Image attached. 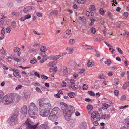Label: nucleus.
<instances>
[{
	"instance_id": "4c0bfd02",
	"label": "nucleus",
	"mask_w": 129,
	"mask_h": 129,
	"mask_svg": "<svg viewBox=\"0 0 129 129\" xmlns=\"http://www.w3.org/2000/svg\"><path fill=\"white\" fill-rule=\"evenodd\" d=\"M20 14L19 12H13L12 13V15H15L16 16H18Z\"/></svg>"
},
{
	"instance_id": "bf43d9fd",
	"label": "nucleus",
	"mask_w": 129,
	"mask_h": 129,
	"mask_svg": "<svg viewBox=\"0 0 129 129\" xmlns=\"http://www.w3.org/2000/svg\"><path fill=\"white\" fill-rule=\"evenodd\" d=\"M26 20V19H25V18L24 16L21 17L19 19V20L20 21H24V20Z\"/></svg>"
},
{
	"instance_id": "37998d69",
	"label": "nucleus",
	"mask_w": 129,
	"mask_h": 129,
	"mask_svg": "<svg viewBox=\"0 0 129 129\" xmlns=\"http://www.w3.org/2000/svg\"><path fill=\"white\" fill-rule=\"evenodd\" d=\"M2 54L3 55H5L6 53L5 51V50H4V48H2L0 50Z\"/></svg>"
},
{
	"instance_id": "603ef678",
	"label": "nucleus",
	"mask_w": 129,
	"mask_h": 129,
	"mask_svg": "<svg viewBox=\"0 0 129 129\" xmlns=\"http://www.w3.org/2000/svg\"><path fill=\"white\" fill-rule=\"evenodd\" d=\"M41 77L42 79H47L48 78L47 77L43 75H41Z\"/></svg>"
},
{
	"instance_id": "39448f33",
	"label": "nucleus",
	"mask_w": 129,
	"mask_h": 129,
	"mask_svg": "<svg viewBox=\"0 0 129 129\" xmlns=\"http://www.w3.org/2000/svg\"><path fill=\"white\" fill-rule=\"evenodd\" d=\"M25 124L26 125L27 129H36V127L39 125V123H38L34 125V123L30 119L28 118L25 122Z\"/></svg>"
},
{
	"instance_id": "774afa93",
	"label": "nucleus",
	"mask_w": 129,
	"mask_h": 129,
	"mask_svg": "<svg viewBox=\"0 0 129 129\" xmlns=\"http://www.w3.org/2000/svg\"><path fill=\"white\" fill-rule=\"evenodd\" d=\"M78 76V75L77 74L75 73L73 75V77L75 79H76Z\"/></svg>"
},
{
	"instance_id": "1a4fd4ad",
	"label": "nucleus",
	"mask_w": 129,
	"mask_h": 129,
	"mask_svg": "<svg viewBox=\"0 0 129 129\" xmlns=\"http://www.w3.org/2000/svg\"><path fill=\"white\" fill-rule=\"evenodd\" d=\"M60 111L58 107H55L52 109L51 113H53L58 117L60 115Z\"/></svg>"
},
{
	"instance_id": "a18cd8bd",
	"label": "nucleus",
	"mask_w": 129,
	"mask_h": 129,
	"mask_svg": "<svg viewBox=\"0 0 129 129\" xmlns=\"http://www.w3.org/2000/svg\"><path fill=\"white\" fill-rule=\"evenodd\" d=\"M11 25L12 26L14 27H16V22L15 21L12 22L11 23Z\"/></svg>"
},
{
	"instance_id": "f257e3e1",
	"label": "nucleus",
	"mask_w": 129,
	"mask_h": 129,
	"mask_svg": "<svg viewBox=\"0 0 129 129\" xmlns=\"http://www.w3.org/2000/svg\"><path fill=\"white\" fill-rule=\"evenodd\" d=\"M46 99L42 98L39 100L40 115L43 117H46L49 114L52 108L51 104L49 102L45 103Z\"/></svg>"
},
{
	"instance_id": "ddd939ff",
	"label": "nucleus",
	"mask_w": 129,
	"mask_h": 129,
	"mask_svg": "<svg viewBox=\"0 0 129 129\" xmlns=\"http://www.w3.org/2000/svg\"><path fill=\"white\" fill-rule=\"evenodd\" d=\"M58 117L52 113H50L49 116V119L51 120H53L56 119Z\"/></svg>"
},
{
	"instance_id": "9d476101",
	"label": "nucleus",
	"mask_w": 129,
	"mask_h": 129,
	"mask_svg": "<svg viewBox=\"0 0 129 129\" xmlns=\"http://www.w3.org/2000/svg\"><path fill=\"white\" fill-rule=\"evenodd\" d=\"M48 125V123L47 122L42 124L38 127L37 129H49Z\"/></svg>"
},
{
	"instance_id": "f8f14e48",
	"label": "nucleus",
	"mask_w": 129,
	"mask_h": 129,
	"mask_svg": "<svg viewBox=\"0 0 129 129\" xmlns=\"http://www.w3.org/2000/svg\"><path fill=\"white\" fill-rule=\"evenodd\" d=\"M32 8L31 6L26 7L24 8L23 11L24 13H29L32 10Z\"/></svg>"
},
{
	"instance_id": "c85d7f7f",
	"label": "nucleus",
	"mask_w": 129,
	"mask_h": 129,
	"mask_svg": "<svg viewBox=\"0 0 129 129\" xmlns=\"http://www.w3.org/2000/svg\"><path fill=\"white\" fill-rule=\"evenodd\" d=\"M90 61L89 60H87V64L88 67H91L93 65V64L92 62H90Z\"/></svg>"
},
{
	"instance_id": "412c9836",
	"label": "nucleus",
	"mask_w": 129,
	"mask_h": 129,
	"mask_svg": "<svg viewBox=\"0 0 129 129\" xmlns=\"http://www.w3.org/2000/svg\"><path fill=\"white\" fill-rule=\"evenodd\" d=\"M63 56V54H60L59 55H56L54 56V61H56L60 58L61 57Z\"/></svg>"
},
{
	"instance_id": "c9c22d12",
	"label": "nucleus",
	"mask_w": 129,
	"mask_h": 129,
	"mask_svg": "<svg viewBox=\"0 0 129 129\" xmlns=\"http://www.w3.org/2000/svg\"><path fill=\"white\" fill-rule=\"evenodd\" d=\"M75 1H77V2L79 3L83 4L85 2V0H75Z\"/></svg>"
},
{
	"instance_id": "a19ab883",
	"label": "nucleus",
	"mask_w": 129,
	"mask_h": 129,
	"mask_svg": "<svg viewBox=\"0 0 129 129\" xmlns=\"http://www.w3.org/2000/svg\"><path fill=\"white\" fill-rule=\"evenodd\" d=\"M11 28L10 27H8L6 29V31L7 33H9L11 31Z\"/></svg>"
},
{
	"instance_id": "052dcab7",
	"label": "nucleus",
	"mask_w": 129,
	"mask_h": 129,
	"mask_svg": "<svg viewBox=\"0 0 129 129\" xmlns=\"http://www.w3.org/2000/svg\"><path fill=\"white\" fill-rule=\"evenodd\" d=\"M71 33V30L70 29H68L66 32V33L67 34L69 35Z\"/></svg>"
},
{
	"instance_id": "9b49d317",
	"label": "nucleus",
	"mask_w": 129,
	"mask_h": 129,
	"mask_svg": "<svg viewBox=\"0 0 129 129\" xmlns=\"http://www.w3.org/2000/svg\"><path fill=\"white\" fill-rule=\"evenodd\" d=\"M27 106L25 105L21 108V112L23 114L25 115L27 113Z\"/></svg>"
},
{
	"instance_id": "a211bd4d",
	"label": "nucleus",
	"mask_w": 129,
	"mask_h": 129,
	"mask_svg": "<svg viewBox=\"0 0 129 129\" xmlns=\"http://www.w3.org/2000/svg\"><path fill=\"white\" fill-rule=\"evenodd\" d=\"M86 14L87 16H88L89 17H92L94 16V14L93 12H91L87 11L86 12Z\"/></svg>"
},
{
	"instance_id": "cd10ccee",
	"label": "nucleus",
	"mask_w": 129,
	"mask_h": 129,
	"mask_svg": "<svg viewBox=\"0 0 129 129\" xmlns=\"http://www.w3.org/2000/svg\"><path fill=\"white\" fill-rule=\"evenodd\" d=\"M75 42V40L74 39H70L69 42V44H74Z\"/></svg>"
},
{
	"instance_id": "f03ea898",
	"label": "nucleus",
	"mask_w": 129,
	"mask_h": 129,
	"mask_svg": "<svg viewBox=\"0 0 129 129\" xmlns=\"http://www.w3.org/2000/svg\"><path fill=\"white\" fill-rule=\"evenodd\" d=\"M60 103L62 105L61 109L65 120L68 121L71 120L70 113L74 111L75 109L74 107L72 106H70L69 108L67 105L63 102H62Z\"/></svg>"
},
{
	"instance_id": "7c9ffc66",
	"label": "nucleus",
	"mask_w": 129,
	"mask_h": 129,
	"mask_svg": "<svg viewBox=\"0 0 129 129\" xmlns=\"http://www.w3.org/2000/svg\"><path fill=\"white\" fill-rule=\"evenodd\" d=\"M83 47L85 49H90L91 48V46L86 45H83Z\"/></svg>"
},
{
	"instance_id": "864d4df0",
	"label": "nucleus",
	"mask_w": 129,
	"mask_h": 129,
	"mask_svg": "<svg viewBox=\"0 0 129 129\" xmlns=\"http://www.w3.org/2000/svg\"><path fill=\"white\" fill-rule=\"evenodd\" d=\"M30 63L33 64L35 63L36 62V60L35 59H33L32 60H31L30 61Z\"/></svg>"
},
{
	"instance_id": "e2e57ef3",
	"label": "nucleus",
	"mask_w": 129,
	"mask_h": 129,
	"mask_svg": "<svg viewBox=\"0 0 129 129\" xmlns=\"http://www.w3.org/2000/svg\"><path fill=\"white\" fill-rule=\"evenodd\" d=\"M49 59L50 60H54V55H51L49 56Z\"/></svg>"
},
{
	"instance_id": "79ce46f5",
	"label": "nucleus",
	"mask_w": 129,
	"mask_h": 129,
	"mask_svg": "<svg viewBox=\"0 0 129 129\" xmlns=\"http://www.w3.org/2000/svg\"><path fill=\"white\" fill-rule=\"evenodd\" d=\"M88 85L86 84H84L83 87V90H86L87 87Z\"/></svg>"
},
{
	"instance_id": "6e6d98bb",
	"label": "nucleus",
	"mask_w": 129,
	"mask_h": 129,
	"mask_svg": "<svg viewBox=\"0 0 129 129\" xmlns=\"http://www.w3.org/2000/svg\"><path fill=\"white\" fill-rule=\"evenodd\" d=\"M66 85V82L64 81H63L61 85V86L63 87H65Z\"/></svg>"
},
{
	"instance_id": "de8ad7c7",
	"label": "nucleus",
	"mask_w": 129,
	"mask_h": 129,
	"mask_svg": "<svg viewBox=\"0 0 129 129\" xmlns=\"http://www.w3.org/2000/svg\"><path fill=\"white\" fill-rule=\"evenodd\" d=\"M24 16L26 19L30 18L31 17V16L29 14H28L26 15H25Z\"/></svg>"
},
{
	"instance_id": "2eb2a0df",
	"label": "nucleus",
	"mask_w": 129,
	"mask_h": 129,
	"mask_svg": "<svg viewBox=\"0 0 129 129\" xmlns=\"http://www.w3.org/2000/svg\"><path fill=\"white\" fill-rule=\"evenodd\" d=\"M110 118V115L108 114H105L102 116L101 118L105 120L109 119Z\"/></svg>"
},
{
	"instance_id": "393cba45",
	"label": "nucleus",
	"mask_w": 129,
	"mask_h": 129,
	"mask_svg": "<svg viewBox=\"0 0 129 129\" xmlns=\"http://www.w3.org/2000/svg\"><path fill=\"white\" fill-rule=\"evenodd\" d=\"M108 107V104L106 103H104L102 106V108L103 109H107Z\"/></svg>"
},
{
	"instance_id": "aec40b11",
	"label": "nucleus",
	"mask_w": 129,
	"mask_h": 129,
	"mask_svg": "<svg viewBox=\"0 0 129 129\" xmlns=\"http://www.w3.org/2000/svg\"><path fill=\"white\" fill-rule=\"evenodd\" d=\"M126 121H129V122H126V124L127 126V127L125 126L122 127L120 129H129V118H127L126 119Z\"/></svg>"
},
{
	"instance_id": "58836bf2",
	"label": "nucleus",
	"mask_w": 129,
	"mask_h": 129,
	"mask_svg": "<svg viewBox=\"0 0 129 129\" xmlns=\"http://www.w3.org/2000/svg\"><path fill=\"white\" fill-rule=\"evenodd\" d=\"M99 12L102 15L103 14L105 13L104 10L102 8H101L99 10Z\"/></svg>"
},
{
	"instance_id": "bb28decb",
	"label": "nucleus",
	"mask_w": 129,
	"mask_h": 129,
	"mask_svg": "<svg viewBox=\"0 0 129 129\" xmlns=\"http://www.w3.org/2000/svg\"><path fill=\"white\" fill-rule=\"evenodd\" d=\"M89 9L91 11H94L95 10V6L94 5H91Z\"/></svg>"
},
{
	"instance_id": "0e129e2a",
	"label": "nucleus",
	"mask_w": 129,
	"mask_h": 129,
	"mask_svg": "<svg viewBox=\"0 0 129 129\" xmlns=\"http://www.w3.org/2000/svg\"><path fill=\"white\" fill-rule=\"evenodd\" d=\"M115 82V84L117 85H118L119 84L118 79L117 78H115L114 79Z\"/></svg>"
},
{
	"instance_id": "4468645a",
	"label": "nucleus",
	"mask_w": 129,
	"mask_h": 129,
	"mask_svg": "<svg viewBox=\"0 0 129 129\" xmlns=\"http://www.w3.org/2000/svg\"><path fill=\"white\" fill-rule=\"evenodd\" d=\"M87 126L86 122H83L81 123L80 127V129H86Z\"/></svg>"
},
{
	"instance_id": "680f3d73",
	"label": "nucleus",
	"mask_w": 129,
	"mask_h": 129,
	"mask_svg": "<svg viewBox=\"0 0 129 129\" xmlns=\"http://www.w3.org/2000/svg\"><path fill=\"white\" fill-rule=\"evenodd\" d=\"M43 59L44 60H46L48 58V56L46 55H44L43 56Z\"/></svg>"
},
{
	"instance_id": "13d9d810",
	"label": "nucleus",
	"mask_w": 129,
	"mask_h": 129,
	"mask_svg": "<svg viewBox=\"0 0 129 129\" xmlns=\"http://www.w3.org/2000/svg\"><path fill=\"white\" fill-rule=\"evenodd\" d=\"M69 52L68 54H70L72 53L73 52V49L70 48L69 49Z\"/></svg>"
},
{
	"instance_id": "0eeeda50",
	"label": "nucleus",
	"mask_w": 129,
	"mask_h": 129,
	"mask_svg": "<svg viewBox=\"0 0 129 129\" xmlns=\"http://www.w3.org/2000/svg\"><path fill=\"white\" fill-rule=\"evenodd\" d=\"M9 95L12 100V103L18 102L20 100V96L16 93H11Z\"/></svg>"
},
{
	"instance_id": "e433bc0d",
	"label": "nucleus",
	"mask_w": 129,
	"mask_h": 129,
	"mask_svg": "<svg viewBox=\"0 0 129 129\" xmlns=\"http://www.w3.org/2000/svg\"><path fill=\"white\" fill-rule=\"evenodd\" d=\"M68 96L71 98H73L74 96V94L73 92L69 93L68 94Z\"/></svg>"
},
{
	"instance_id": "b1692460",
	"label": "nucleus",
	"mask_w": 129,
	"mask_h": 129,
	"mask_svg": "<svg viewBox=\"0 0 129 129\" xmlns=\"http://www.w3.org/2000/svg\"><path fill=\"white\" fill-rule=\"evenodd\" d=\"M79 19L81 21L82 23L84 24L86 23V19L85 17H80L79 18Z\"/></svg>"
},
{
	"instance_id": "338daca9",
	"label": "nucleus",
	"mask_w": 129,
	"mask_h": 129,
	"mask_svg": "<svg viewBox=\"0 0 129 129\" xmlns=\"http://www.w3.org/2000/svg\"><path fill=\"white\" fill-rule=\"evenodd\" d=\"M114 93L115 95V96H117L118 95V94L119 93V91L118 90H116L114 91Z\"/></svg>"
},
{
	"instance_id": "20e7f679",
	"label": "nucleus",
	"mask_w": 129,
	"mask_h": 129,
	"mask_svg": "<svg viewBox=\"0 0 129 129\" xmlns=\"http://www.w3.org/2000/svg\"><path fill=\"white\" fill-rule=\"evenodd\" d=\"M18 111L16 110L9 117L8 119L9 124L12 125H14L18 123Z\"/></svg>"
},
{
	"instance_id": "c03bdc74",
	"label": "nucleus",
	"mask_w": 129,
	"mask_h": 129,
	"mask_svg": "<svg viewBox=\"0 0 129 129\" xmlns=\"http://www.w3.org/2000/svg\"><path fill=\"white\" fill-rule=\"evenodd\" d=\"M116 49L118 51L119 53L121 54H123L122 51L120 48L117 47V48Z\"/></svg>"
},
{
	"instance_id": "2f4dec72",
	"label": "nucleus",
	"mask_w": 129,
	"mask_h": 129,
	"mask_svg": "<svg viewBox=\"0 0 129 129\" xmlns=\"http://www.w3.org/2000/svg\"><path fill=\"white\" fill-rule=\"evenodd\" d=\"M88 94L91 96H94L95 95V93L92 91H89L88 92Z\"/></svg>"
},
{
	"instance_id": "423d86ee",
	"label": "nucleus",
	"mask_w": 129,
	"mask_h": 129,
	"mask_svg": "<svg viewBox=\"0 0 129 129\" xmlns=\"http://www.w3.org/2000/svg\"><path fill=\"white\" fill-rule=\"evenodd\" d=\"M99 114H97L96 113L94 112H93L91 114V121L93 122V124L95 126L98 125L99 123L97 121L99 120L100 118Z\"/></svg>"
},
{
	"instance_id": "a878e982",
	"label": "nucleus",
	"mask_w": 129,
	"mask_h": 129,
	"mask_svg": "<svg viewBox=\"0 0 129 129\" xmlns=\"http://www.w3.org/2000/svg\"><path fill=\"white\" fill-rule=\"evenodd\" d=\"M47 50L46 47L44 46L41 47L40 48V51L42 52H45Z\"/></svg>"
},
{
	"instance_id": "f3484780",
	"label": "nucleus",
	"mask_w": 129,
	"mask_h": 129,
	"mask_svg": "<svg viewBox=\"0 0 129 129\" xmlns=\"http://www.w3.org/2000/svg\"><path fill=\"white\" fill-rule=\"evenodd\" d=\"M62 72L64 75H67L68 73L67 68L66 66H63L62 68Z\"/></svg>"
},
{
	"instance_id": "6e6552de",
	"label": "nucleus",
	"mask_w": 129,
	"mask_h": 129,
	"mask_svg": "<svg viewBox=\"0 0 129 129\" xmlns=\"http://www.w3.org/2000/svg\"><path fill=\"white\" fill-rule=\"evenodd\" d=\"M2 102L4 104H8L12 103V100L9 95H5L3 98Z\"/></svg>"
},
{
	"instance_id": "3c124183",
	"label": "nucleus",
	"mask_w": 129,
	"mask_h": 129,
	"mask_svg": "<svg viewBox=\"0 0 129 129\" xmlns=\"http://www.w3.org/2000/svg\"><path fill=\"white\" fill-rule=\"evenodd\" d=\"M12 59L16 62H19L20 61V60L19 59L14 57H12Z\"/></svg>"
},
{
	"instance_id": "4be33fe9",
	"label": "nucleus",
	"mask_w": 129,
	"mask_h": 129,
	"mask_svg": "<svg viewBox=\"0 0 129 129\" xmlns=\"http://www.w3.org/2000/svg\"><path fill=\"white\" fill-rule=\"evenodd\" d=\"M19 72L18 70L15 73H13V75L16 78H21V76L19 75Z\"/></svg>"
},
{
	"instance_id": "ea45409f",
	"label": "nucleus",
	"mask_w": 129,
	"mask_h": 129,
	"mask_svg": "<svg viewBox=\"0 0 129 129\" xmlns=\"http://www.w3.org/2000/svg\"><path fill=\"white\" fill-rule=\"evenodd\" d=\"M90 20L91 21V23L89 25H92L94 24V23L95 21V20L94 19L91 18Z\"/></svg>"
},
{
	"instance_id": "09e8293b",
	"label": "nucleus",
	"mask_w": 129,
	"mask_h": 129,
	"mask_svg": "<svg viewBox=\"0 0 129 129\" xmlns=\"http://www.w3.org/2000/svg\"><path fill=\"white\" fill-rule=\"evenodd\" d=\"M91 31L93 34H94L96 32L95 29L94 27H92L91 28Z\"/></svg>"
},
{
	"instance_id": "6ab92c4d",
	"label": "nucleus",
	"mask_w": 129,
	"mask_h": 129,
	"mask_svg": "<svg viewBox=\"0 0 129 129\" xmlns=\"http://www.w3.org/2000/svg\"><path fill=\"white\" fill-rule=\"evenodd\" d=\"M50 15L51 16H56L58 15V11L56 10L52 11L50 13Z\"/></svg>"
},
{
	"instance_id": "5701e85b",
	"label": "nucleus",
	"mask_w": 129,
	"mask_h": 129,
	"mask_svg": "<svg viewBox=\"0 0 129 129\" xmlns=\"http://www.w3.org/2000/svg\"><path fill=\"white\" fill-rule=\"evenodd\" d=\"M128 87H129V81L124 83L123 86V89H125Z\"/></svg>"
},
{
	"instance_id": "69168bd1",
	"label": "nucleus",
	"mask_w": 129,
	"mask_h": 129,
	"mask_svg": "<svg viewBox=\"0 0 129 129\" xmlns=\"http://www.w3.org/2000/svg\"><path fill=\"white\" fill-rule=\"evenodd\" d=\"M71 87L74 90L76 89L77 88H77L75 87V85H74V84H71Z\"/></svg>"
},
{
	"instance_id": "473e14b6",
	"label": "nucleus",
	"mask_w": 129,
	"mask_h": 129,
	"mask_svg": "<svg viewBox=\"0 0 129 129\" xmlns=\"http://www.w3.org/2000/svg\"><path fill=\"white\" fill-rule=\"evenodd\" d=\"M105 63L108 65H109L111 64V62L110 60L108 59L105 62Z\"/></svg>"
},
{
	"instance_id": "5fc2aeb1",
	"label": "nucleus",
	"mask_w": 129,
	"mask_h": 129,
	"mask_svg": "<svg viewBox=\"0 0 129 129\" xmlns=\"http://www.w3.org/2000/svg\"><path fill=\"white\" fill-rule=\"evenodd\" d=\"M5 29L4 28V27H2L1 31V34H4L5 33Z\"/></svg>"
},
{
	"instance_id": "7ed1b4c3",
	"label": "nucleus",
	"mask_w": 129,
	"mask_h": 129,
	"mask_svg": "<svg viewBox=\"0 0 129 129\" xmlns=\"http://www.w3.org/2000/svg\"><path fill=\"white\" fill-rule=\"evenodd\" d=\"M28 113L30 117L35 118L37 117L38 108L35 104L33 103H31L29 106Z\"/></svg>"
},
{
	"instance_id": "72a5a7b5",
	"label": "nucleus",
	"mask_w": 129,
	"mask_h": 129,
	"mask_svg": "<svg viewBox=\"0 0 129 129\" xmlns=\"http://www.w3.org/2000/svg\"><path fill=\"white\" fill-rule=\"evenodd\" d=\"M87 108L89 110H91L92 109L93 107L91 105H87Z\"/></svg>"
},
{
	"instance_id": "dca6fc26",
	"label": "nucleus",
	"mask_w": 129,
	"mask_h": 129,
	"mask_svg": "<svg viewBox=\"0 0 129 129\" xmlns=\"http://www.w3.org/2000/svg\"><path fill=\"white\" fill-rule=\"evenodd\" d=\"M20 50V49L18 47H15L13 49V51L15 53H18V55L19 56L21 53H19V51Z\"/></svg>"
},
{
	"instance_id": "f704fd0d",
	"label": "nucleus",
	"mask_w": 129,
	"mask_h": 129,
	"mask_svg": "<svg viewBox=\"0 0 129 129\" xmlns=\"http://www.w3.org/2000/svg\"><path fill=\"white\" fill-rule=\"evenodd\" d=\"M23 87V86L21 85H19L16 87L15 90H18L19 89H22Z\"/></svg>"
},
{
	"instance_id": "8fccbe9b",
	"label": "nucleus",
	"mask_w": 129,
	"mask_h": 129,
	"mask_svg": "<svg viewBox=\"0 0 129 129\" xmlns=\"http://www.w3.org/2000/svg\"><path fill=\"white\" fill-rule=\"evenodd\" d=\"M36 15L38 16L41 17L42 16V15L41 13L40 12H37L36 13Z\"/></svg>"
},
{
	"instance_id": "49530a36",
	"label": "nucleus",
	"mask_w": 129,
	"mask_h": 129,
	"mask_svg": "<svg viewBox=\"0 0 129 129\" xmlns=\"http://www.w3.org/2000/svg\"><path fill=\"white\" fill-rule=\"evenodd\" d=\"M35 89L36 90V91H38V92L40 93H42V91L39 88V87H36V88Z\"/></svg>"
},
{
	"instance_id": "4d7b16f0",
	"label": "nucleus",
	"mask_w": 129,
	"mask_h": 129,
	"mask_svg": "<svg viewBox=\"0 0 129 129\" xmlns=\"http://www.w3.org/2000/svg\"><path fill=\"white\" fill-rule=\"evenodd\" d=\"M126 99V96L125 95H124L121 96V100L122 101H124Z\"/></svg>"
},
{
	"instance_id": "c756f323",
	"label": "nucleus",
	"mask_w": 129,
	"mask_h": 129,
	"mask_svg": "<svg viewBox=\"0 0 129 129\" xmlns=\"http://www.w3.org/2000/svg\"><path fill=\"white\" fill-rule=\"evenodd\" d=\"M99 78L100 79H105L106 77L105 76L103 73H101L99 77Z\"/></svg>"
}]
</instances>
